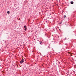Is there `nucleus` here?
<instances>
[{
	"label": "nucleus",
	"mask_w": 76,
	"mask_h": 76,
	"mask_svg": "<svg viewBox=\"0 0 76 76\" xmlns=\"http://www.w3.org/2000/svg\"><path fill=\"white\" fill-rule=\"evenodd\" d=\"M22 60L20 61V63H23L24 61H23V58H22Z\"/></svg>",
	"instance_id": "obj_1"
},
{
	"label": "nucleus",
	"mask_w": 76,
	"mask_h": 76,
	"mask_svg": "<svg viewBox=\"0 0 76 76\" xmlns=\"http://www.w3.org/2000/svg\"><path fill=\"white\" fill-rule=\"evenodd\" d=\"M71 4H73V3H74V2H73V1H71Z\"/></svg>",
	"instance_id": "obj_2"
},
{
	"label": "nucleus",
	"mask_w": 76,
	"mask_h": 76,
	"mask_svg": "<svg viewBox=\"0 0 76 76\" xmlns=\"http://www.w3.org/2000/svg\"><path fill=\"white\" fill-rule=\"evenodd\" d=\"M7 13H8V14H9L10 13V12L9 11H7Z\"/></svg>",
	"instance_id": "obj_3"
},
{
	"label": "nucleus",
	"mask_w": 76,
	"mask_h": 76,
	"mask_svg": "<svg viewBox=\"0 0 76 76\" xmlns=\"http://www.w3.org/2000/svg\"><path fill=\"white\" fill-rule=\"evenodd\" d=\"M27 29V28L26 27L25 28V31H26V30Z\"/></svg>",
	"instance_id": "obj_4"
},
{
	"label": "nucleus",
	"mask_w": 76,
	"mask_h": 76,
	"mask_svg": "<svg viewBox=\"0 0 76 76\" xmlns=\"http://www.w3.org/2000/svg\"><path fill=\"white\" fill-rule=\"evenodd\" d=\"M64 18H65L66 17V15H64Z\"/></svg>",
	"instance_id": "obj_5"
},
{
	"label": "nucleus",
	"mask_w": 76,
	"mask_h": 76,
	"mask_svg": "<svg viewBox=\"0 0 76 76\" xmlns=\"http://www.w3.org/2000/svg\"><path fill=\"white\" fill-rule=\"evenodd\" d=\"M24 28H26V26H24Z\"/></svg>",
	"instance_id": "obj_6"
},
{
	"label": "nucleus",
	"mask_w": 76,
	"mask_h": 76,
	"mask_svg": "<svg viewBox=\"0 0 76 76\" xmlns=\"http://www.w3.org/2000/svg\"><path fill=\"white\" fill-rule=\"evenodd\" d=\"M69 53V52H68V53H69H69Z\"/></svg>",
	"instance_id": "obj_7"
},
{
	"label": "nucleus",
	"mask_w": 76,
	"mask_h": 76,
	"mask_svg": "<svg viewBox=\"0 0 76 76\" xmlns=\"http://www.w3.org/2000/svg\"><path fill=\"white\" fill-rule=\"evenodd\" d=\"M19 19L20 20V18H19Z\"/></svg>",
	"instance_id": "obj_8"
}]
</instances>
